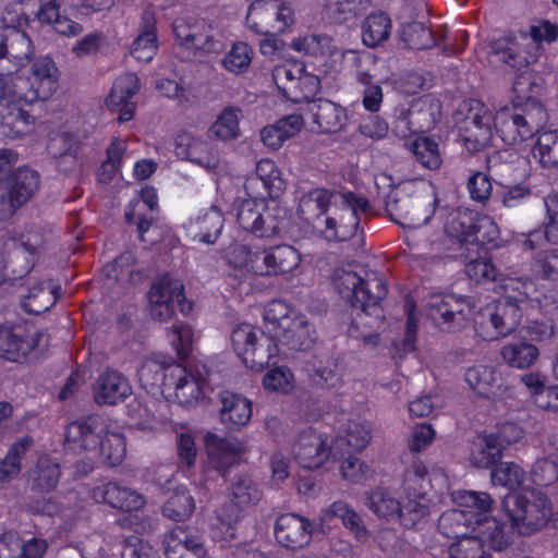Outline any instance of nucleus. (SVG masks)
<instances>
[{
    "label": "nucleus",
    "mask_w": 558,
    "mask_h": 558,
    "mask_svg": "<svg viewBox=\"0 0 558 558\" xmlns=\"http://www.w3.org/2000/svg\"><path fill=\"white\" fill-rule=\"evenodd\" d=\"M131 393L128 378L114 369L100 374L94 388V399L98 404L113 405L124 401Z\"/></svg>",
    "instance_id": "obj_27"
},
{
    "label": "nucleus",
    "mask_w": 558,
    "mask_h": 558,
    "mask_svg": "<svg viewBox=\"0 0 558 558\" xmlns=\"http://www.w3.org/2000/svg\"><path fill=\"white\" fill-rule=\"evenodd\" d=\"M428 317L444 331L456 332L469 325L473 307L464 298L452 294H435L427 304Z\"/></svg>",
    "instance_id": "obj_12"
},
{
    "label": "nucleus",
    "mask_w": 558,
    "mask_h": 558,
    "mask_svg": "<svg viewBox=\"0 0 558 558\" xmlns=\"http://www.w3.org/2000/svg\"><path fill=\"white\" fill-rule=\"evenodd\" d=\"M332 444L324 434L307 428L298 434L296 440L292 447L294 459L305 469L319 468L329 456L337 458L338 453L331 450Z\"/></svg>",
    "instance_id": "obj_17"
},
{
    "label": "nucleus",
    "mask_w": 558,
    "mask_h": 558,
    "mask_svg": "<svg viewBox=\"0 0 558 558\" xmlns=\"http://www.w3.org/2000/svg\"><path fill=\"white\" fill-rule=\"evenodd\" d=\"M435 124L436 118L430 107L420 109L413 107L409 111L401 110L395 122L392 132L400 140H407L413 135H421L416 140H430L424 134L429 132Z\"/></svg>",
    "instance_id": "obj_26"
},
{
    "label": "nucleus",
    "mask_w": 558,
    "mask_h": 558,
    "mask_svg": "<svg viewBox=\"0 0 558 558\" xmlns=\"http://www.w3.org/2000/svg\"><path fill=\"white\" fill-rule=\"evenodd\" d=\"M35 347V340L27 338L20 327L0 325V357L22 363Z\"/></svg>",
    "instance_id": "obj_31"
},
{
    "label": "nucleus",
    "mask_w": 558,
    "mask_h": 558,
    "mask_svg": "<svg viewBox=\"0 0 558 558\" xmlns=\"http://www.w3.org/2000/svg\"><path fill=\"white\" fill-rule=\"evenodd\" d=\"M301 262L300 253L291 245H278L260 251L263 275L288 274Z\"/></svg>",
    "instance_id": "obj_32"
},
{
    "label": "nucleus",
    "mask_w": 558,
    "mask_h": 558,
    "mask_svg": "<svg viewBox=\"0 0 558 558\" xmlns=\"http://www.w3.org/2000/svg\"><path fill=\"white\" fill-rule=\"evenodd\" d=\"M332 39L324 34H308L294 38L291 47L299 52L311 57L326 56L331 52Z\"/></svg>",
    "instance_id": "obj_55"
},
{
    "label": "nucleus",
    "mask_w": 558,
    "mask_h": 558,
    "mask_svg": "<svg viewBox=\"0 0 558 558\" xmlns=\"http://www.w3.org/2000/svg\"><path fill=\"white\" fill-rule=\"evenodd\" d=\"M371 440V427L360 421H349L344 429V435L338 436L331 450L338 456H345L350 452L362 451Z\"/></svg>",
    "instance_id": "obj_36"
},
{
    "label": "nucleus",
    "mask_w": 558,
    "mask_h": 558,
    "mask_svg": "<svg viewBox=\"0 0 558 558\" xmlns=\"http://www.w3.org/2000/svg\"><path fill=\"white\" fill-rule=\"evenodd\" d=\"M220 421L228 428L239 429L251 421L252 401L247 398L225 391L220 395Z\"/></svg>",
    "instance_id": "obj_30"
},
{
    "label": "nucleus",
    "mask_w": 558,
    "mask_h": 558,
    "mask_svg": "<svg viewBox=\"0 0 558 558\" xmlns=\"http://www.w3.org/2000/svg\"><path fill=\"white\" fill-rule=\"evenodd\" d=\"M175 39L182 47L205 53H219L225 49L222 36L215 34L210 25L192 16L178 17L172 23Z\"/></svg>",
    "instance_id": "obj_13"
},
{
    "label": "nucleus",
    "mask_w": 558,
    "mask_h": 558,
    "mask_svg": "<svg viewBox=\"0 0 558 558\" xmlns=\"http://www.w3.org/2000/svg\"><path fill=\"white\" fill-rule=\"evenodd\" d=\"M284 210L275 202L270 204L264 197L243 199L236 213L241 228L259 238L276 235L281 228Z\"/></svg>",
    "instance_id": "obj_10"
},
{
    "label": "nucleus",
    "mask_w": 558,
    "mask_h": 558,
    "mask_svg": "<svg viewBox=\"0 0 558 558\" xmlns=\"http://www.w3.org/2000/svg\"><path fill=\"white\" fill-rule=\"evenodd\" d=\"M532 270L542 279L558 281V250L537 254L532 264Z\"/></svg>",
    "instance_id": "obj_64"
},
{
    "label": "nucleus",
    "mask_w": 558,
    "mask_h": 558,
    "mask_svg": "<svg viewBox=\"0 0 558 558\" xmlns=\"http://www.w3.org/2000/svg\"><path fill=\"white\" fill-rule=\"evenodd\" d=\"M234 352L243 363L254 369L262 371L268 366L279 350L272 338L259 332L250 324L236 326L231 333Z\"/></svg>",
    "instance_id": "obj_9"
},
{
    "label": "nucleus",
    "mask_w": 558,
    "mask_h": 558,
    "mask_svg": "<svg viewBox=\"0 0 558 558\" xmlns=\"http://www.w3.org/2000/svg\"><path fill=\"white\" fill-rule=\"evenodd\" d=\"M35 558V537L22 543L15 533L0 536V558Z\"/></svg>",
    "instance_id": "obj_56"
},
{
    "label": "nucleus",
    "mask_w": 558,
    "mask_h": 558,
    "mask_svg": "<svg viewBox=\"0 0 558 558\" xmlns=\"http://www.w3.org/2000/svg\"><path fill=\"white\" fill-rule=\"evenodd\" d=\"M34 178L31 168L19 167L0 179V221L10 219L29 199Z\"/></svg>",
    "instance_id": "obj_15"
},
{
    "label": "nucleus",
    "mask_w": 558,
    "mask_h": 558,
    "mask_svg": "<svg viewBox=\"0 0 558 558\" xmlns=\"http://www.w3.org/2000/svg\"><path fill=\"white\" fill-rule=\"evenodd\" d=\"M502 454L500 445L495 442L493 436L486 434L480 436L473 444L470 461L476 468L487 469L496 464L502 458Z\"/></svg>",
    "instance_id": "obj_45"
},
{
    "label": "nucleus",
    "mask_w": 558,
    "mask_h": 558,
    "mask_svg": "<svg viewBox=\"0 0 558 558\" xmlns=\"http://www.w3.org/2000/svg\"><path fill=\"white\" fill-rule=\"evenodd\" d=\"M511 525L494 518L487 513L478 515L473 526V537H477L481 545H487L494 550L501 551L509 547L513 542V532Z\"/></svg>",
    "instance_id": "obj_25"
},
{
    "label": "nucleus",
    "mask_w": 558,
    "mask_h": 558,
    "mask_svg": "<svg viewBox=\"0 0 558 558\" xmlns=\"http://www.w3.org/2000/svg\"><path fill=\"white\" fill-rule=\"evenodd\" d=\"M464 380L478 396L488 398L495 393L498 377L494 367L474 365L466 368Z\"/></svg>",
    "instance_id": "obj_42"
},
{
    "label": "nucleus",
    "mask_w": 558,
    "mask_h": 558,
    "mask_svg": "<svg viewBox=\"0 0 558 558\" xmlns=\"http://www.w3.org/2000/svg\"><path fill=\"white\" fill-rule=\"evenodd\" d=\"M242 110L239 107H226L209 129L211 136L217 140H235L240 133L239 122Z\"/></svg>",
    "instance_id": "obj_46"
},
{
    "label": "nucleus",
    "mask_w": 558,
    "mask_h": 558,
    "mask_svg": "<svg viewBox=\"0 0 558 558\" xmlns=\"http://www.w3.org/2000/svg\"><path fill=\"white\" fill-rule=\"evenodd\" d=\"M477 213L468 208H454L448 210L447 208H439L437 210V218L444 220L445 242H450V245L445 243L446 250H465L470 252V244H474L473 232L474 223L476 221Z\"/></svg>",
    "instance_id": "obj_16"
},
{
    "label": "nucleus",
    "mask_w": 558,
    "mask_h": 558,
    "mask_svg": "<svg viewBox=\"0 0 558 558\" xmlns=\"http://www.w3.org/2000/svg\"><path fill=\"white\" fill-rule=\"evenodd\" d=\"M507 365L513 368L525 369L533 366L539 356V350L531 342L518 340L505 344L500 351Z\"/></svg>",
    "instance_id": "obj_40"
},
{
    "label": "nucleus",
    "mask_w": 558,
    "mask_h": 558,
    "mask_svg": "<svg viewBox=\"0 0 558 558\" xmlns=\"http://www.w3.org/2000/svg\"><path fill=\"white\" fill-rule=\"evenodd\" d=\"M264 322L270 338L294 350H306L314 343V328L306 316L280 300L267 304Z\"/></svg>",
    "instance_id": "obj_3"
},
{
    "label": "nucleus",
    "mask_w": 558,
    "mask_h": 558,
    "mask_svg": "<svg viewBox=\"0 0 558 558\" xmlns=\"http://www.w3.org/2000/svg\"><path fill=\"white\" fill-rule=\"evenodd\" d=\"M438 198L433 190H417L407 193L397 189L387 196L386 210L392 220L403 227L418 228L437 214Z\"/></svg>",
    "instance_id": "obj_6"
},
{
    "label": "nucleus",
    "mask_w": 558,
    "mask_h": 558,
    "mask_svg": "<svg viewBox=\"0 0 558 558\" xmlns=\"http://www.w3.org/2000/svg\"><path fill=\"white\" fill-rule=\"evenodd\" d=\"M340 203H333L329 211L315 225V229L327 241H347L351 239L359 227L357 213H366L369 204L366 198L359 197L352 192L339 194Z\"/></svg>",
    "instance_id": "obj_7"
},
{
    "label": "nucleus",
    "mask_w": 558,
    "mask_h": 558,
    "mask_svg": "<svg viewBox=\"0 0 558 558\" xmlns=\"http://www.w3.org/2000/svg\"><path fill=\"white\" fill-rule=\"evenodd\" d=\"M332 518H340L343 525L350 529L359 541H366L368 532L362 523L360 515L342 500L332 502L322 511V520L329 521Z\"/></svg>",
    "instance_id": "obj_41"
},
{
    "label": "nucleus",
    "mask_w": 558,
    "mask_h": 558,
    "mask_svg": "<svg viewBox=\"0 0 558 558\" xmlns=\"http://www.w3.org/2000/svg\"><path fill=\"white\" fill-rule=\"evenodd\" d=\"M209 371L204 364L189 367L175 365L169 368L167 386L174 389L175 399L184 407L199 402L210 390L208 383Z\"/></svg>",
    "instance_id": "obj_11"
},
{
    "label": "nucleus",
    "mask_w": 558,
    "mask_h": 558,
    "mask_svg": "<svg viewBox=\"0 0 558 558\" xmlns=\"http://www.w3.org/2000/svg\"><path fill=\"white\" fill-rule=\"evenodd\" d=\"M98 418L88 416L70 423L64 433V446L68 450L97 452L99 445Z\"/></svg>",
    "instance_id": "obj_28"
},
{
    "label": "nucleus",
    "mask_w": 558,
    "mask_h": 558,
    "mask_svg": "<svg viewBox=\"0 0 558 558\" xmlns=\"http://www.w3.org/2000/svg\"><path fill=\"white\" fill-rule=\"evenodd\" d=\"M205 446L209 465L223 473L235 464L244 451L243 442L234 437H219L208 433L205 437Z\"/></svg>",
    "instance_id": "obj_22"
},
{
    "label": "nucleus",
    "mask_w": 558,
    "mask_h": 558,
    "mask_svg": "<svg viewBox=\"0 0 558 558\" xmlns=\"http://www.w3.org/2000/svg\"><path fill=\"white\" fill-rule=\"evenodd\" d=\"M167 558H206L207 550L201 535L193 529L177 526L165 536Z\"/></svg>",
    "instance_id": "obj_20"
},
{
    "label": "nucleus",
    "mask_w": 558,
    "mask_h": 558,
    "mask_svg": "<svg viewBox=\"0 0 558 558\" xmlns=\"http://www.w3.org/2000/svg\"><path fill=\"white\" fill-rule=\"evenodd\" d=\"M258 183H262L266 194L270 197H277L284 190V182L280 177V171L270 159H262L257 162L256 173L246 179L245 189L263 196V193L256 191Z\"/></svg>",
    "instance_id": "obj_35"
},
{
    "label": "nucleus",
    "mask_w": 558,
    "mask_h": 558,
    "mask_svg": "<svg viewBox=\"0 0 558 558\" xmlns=\"http://www.w3.org/2000/svg\"><path fill=\"white\" fill-rule=\"evenodd\" d=\"M449 558H492L477 537H464L448 547Z\"/></svg>",
    "instance_id": "obj_62"
},
{
    "label": "nucleus",
    "mask_w": 558,
    "mask_h": 558,
    "mask_svg": "<svg viewBox=\"0 0 558 558\" xmlns=\"http://www.w3.org/2000/svg\"><path fill=\"white\" fill-rule=\"evenodd\" d=\"M92 497L96 502L106 504L122 511H134L145 504L141 494L117 482H105L96 485L92 490Z\"/></svg>",
    "instance_id": "obj_23"
},
{
    "label": "nucleus",
    "mask_w": 558,
    "mask_h": 558,
    "mask_svg": "<svg viewBox=\"0 0 558 558\" xmlns=\"http://www.w3.org/2000/svg\"><path fill=\"white\" fill-rule=\"evenodd\" d=\"M227 264L242 274L263 275V266H260V250L252 251L242 244L230 245L223 255Z\"/></svg>",
    "instance_id": "obj_39"
},
{
    "label": "nucleus",
    "mask_w": 558,
    "mask_h": 558,
    "mask_svg": "<svg viewBox=\"0 0 558 558\" xmlns=\"http://www.w3.org/2000/svg\"><path fill=\"white\" fill-rule=\"evenodd\" d=\"M407 149L425 168L437 170L442 163L437 142H407Z\"/></svg>",
    "instance_id": "obj_58"
},
{
    "label": "nucleus",
    "mask_w": 558,
    "mask_h": 558,
    "mask_svg": "<svg viewBox=\"0 0 558 558\" xmlns=\"http://www.w3.org/2000/svg\"><path fill=\"white\" fill-rule=\"evenodd\" d=\"M315 107L314 121L318 124L322 132L335 133L341 130L345 116L338 105L330 100L319 99Z\"/></svg>",
    "instance_id": "obj_47"
},
{
    "label": "nucleus",
    "mask_w": 558,
    "mask_h": 558,
    "mask_svg": "<svg viewBox=\"0 0 558 558\" xmlns=\"http://www.w3.org/2000/svg\"><path fill=\"white\" fill-rule=\"evenodd\" d=\"M158 207L157 192L151 186L141 190L140 198L130 202L125 208L124 218L128 223H136L137 230L143 234L148 231L153 220L154 210Z\"/></svg>",
    "instance_id": "obj_29"
},
{
    "label": "nucleus",
    "mask_w": 558,
    "mask_h": 558,
    "mask_svg": "<svg viewBox=\"0 0 558 558\" xmlns=\"http://www.w3.org/2000/svg\"><path fill=\"white\" fill-rule=\"evenodd\" d=\"M391 28L392 22L387 13L372 12L362 22V41L368 48H376L390 38Z\"/></svg>",
    "instance_id": "obj_38"
},
{
    "label": "nucleus",
    "mask_w": 558,
    "mask_h": 558,
    "mask_svg": "<svg viewBox=\"0 0 558 558\" xmlns=\"http://www.w3.org/2000/svg\"><path fill=\"white\" fill-rule=\"evenodd\" d=\"M8 58H12L17 65L24 66L31 63L33 53V43L26 32L13 27L5 26Z\"/></svg>",
    "instance_id": "obj_44"
},
{
    "label": "nucleus",
    "mask_w": 558,
    "mask_h": 558,
    "mask_svg": "<svg viewBox=\"0 0 558 558\" xmlns=\"http://www.w3.org/2000/svg\"><path fill=\"white\" fill-rule=\"evenodd\" d=\"M336 195L324 189H314L304 194L299 202L298 213L307 223L315 225L323 220L331 206V198Z\"/></svg>",
    "instance_id": "obj_34"
},
{
    "label": "nucleus",
    "mask_w": 558,
    "mask_h": 558,
    "mask_svg": "<svg viewBox=\"0 0 558 558\" xmlns=\"http://www.w3.org/2000/svg\"><path fill=\"white\" fill-rule=\"evenodd\" d=\"M456 508L445 511L438 520L439 532L456 541L471 537L475 519L488 513L493 499L487 493L460 490L452 495Z\"/></svg>",
    "instance_id": "obj_5"
},
{
    "label": "nucleus",
    "mask_w": 558,
    "mask_h": 558,
    "mask_svg": "<svg viewBox=\"0 0 558 558\" xmlns=\"http://www.w3.org/2000/svg\"><path fill=\"white\" fill-rule=\"evenodd\" d=\"M356 81L362 89V105L365 110L369 112H378L383 104V89L379 84H374L372 75L365 71H359L356 73Z\"/></svg>",
    "instance_id": "obj_60"
},
{
    "label": "nucleus",
    "mask_w": 558,
    "mask_h": 558,
    "mask_svg": "<svg viewBox=\"0 0 558 558\" xmlns=\"http://www.w3.org/2000/svg\"><path fill=\"white\" fill-rule=\"evenodd\" d=\"M502 505L512 530L518 534L531 535L547 523L558 526V512H553L549 499L539 490L508 495Z\"/></svg>",
    "instance_id": "obj_4"
},
{
    "label": "nucleus",
    "mask_w": 558,
    "mask_h": 558,
    "mask_svg": "<svg viewBox=\"0 0 558 558\" xmlns=\"http://www.w3.org/2000/svg\"><path fill=\"white\" fill-rule=\"evenodd\" d=\"M138 90L140 81L134 73H125L114 81L106 105L119 112V122H126L133 118L136 105L131 99Z\"/></svg>",
    "instance_id": "obj_24"
},
{
    "label": "nucleus",
    "mask_w": 558,
    "mask_h": 558,
    "mask_svg": "<svg viewBox=\"0 0 558 558\" xmlns=\"http://www.w3.org/2000/svg\"><path fill=\"white\" fill-rule=\"evenodd\" d=\"M320 90V81L318 76L314 74L302 73L300 76L296 88L292 90L291 87H284V96L295 102L300 104L303 101H312Z\"/></svg>",
    "instance_id": "obj_57"
},
{
    "label": "nucleus",
    "mask_w": 558,
    "mask_h": 558,
    "mask_svg": "<svg viewBox=\"0 0 558 558\" xmlns=\"http://www.w3.org/2000/svg\"><path fill=\"white\" fill-rule=\"evenodd\" d=\"M304 120L301 114L286 116L274 124L267 125L260 130V140H288L298 135L303 129Z\"/></svg>",
    "instance_id": "obj_50"
},
{
    "label": "nucleus",
    "mask_w": 558,
    "mask_h": 558,
    "mask_svg": "<svg viewBox=\"0 0 558 558\" xmlns=\"http://www.w3.org/2000/svg\"><path fill=\"white\" fill-rule=\"evenodd\" d=\"M368 507L375 514L387 520L398 519L401 512L400 501L383 488L371 492Z\"/></svg>",
    "instance_id": "obj_53"
},
{
    "label": "nucleus",
    "mask_w": 558,
    "mask_h": 558,
    "mask_svg": "<svg viewBox=\"0 0 558 558\" xmlns=\"http://www.w3.org/2000/svg\"><path fill=\"white\" fill-rule=\"evenodd\" d=\"M61 476L60 463L48 454L37 458V489L50 492L57 487Z\"/></svg>",
    "instance_id": "obj_54"
},
{
    "label": "nucleus",
    "mask_w": 558,
    "mask_h": 558,
    "mask_svg": "<svg viewBox=\"0 0 558 558\" xmlns=\"http://www.w3.org/2000/svg\"><path fill=\"white\" fill-rule=\"evenodd\" d=\"M233 507L236 509L254 505L259 501L262 492L257 485L246 475L235 476L231 485Z\"/></svg>",
    "instance_id": "obj_51"
},
{
    "label": "nucleus",
    "mask_w": 558,
    "mask_h": 558,
    "mask_svg": "<svg viewBox=\"0 0 558 558\" xmlns=\"http://www.w3.org/2000/svg\"><path fill=\"white\" fill-rule=\"evenodd\" d=\"M274 533L280 546L290 550H298L311 543L313 525L304 517L295 513H284L277 518Z\"/></svg>",
    "instance_id": "obj_19"
},
{
    "label": "nucleus",
    "mask_w": 558,
    "mask_h": 558,
    "mask_svg": "<svg viewBox=\"0 0 558 558\" xmlns=\"http://www.w3.org/2000/svg\"><path fill=\"white\" fill-rule=\"evenodd\" d=\"M59 70L48 56L37 58V100H47L59 87Z\"/></svg>",
    "instance_id": "obj_43"
},
{
    "label": "nucleus",
    "mask_w": 558,
    "mask_h": 558,
    "mask_svg": "<svg viewBox=\"0 0 558 558\" xmlns=\"http://www.w3.org/2000/svg\"><path fill=\"white\" fill-rule=\"evenodd\" d=\"M494 289L501 293V298L487 304L475 317L476 331L487 341L514 331L522 317L521 303L527 300L537 301L535 283L529 278L508 277L501 274Z\"/></svg>",
    "instance_id": "obj_2"
},
{
    "label": "nucleus",
    "mask_w": 558,
    "mask_h": 558,
    "mask_svg": "<svg viewBox=\"0 0 558 558\" xmlns=\"http://www.w3.org/2000/svg\"><path fill=\"white\" fill-rule=\"evenodd\" d=\"M148 295L150 316L158 322L170 319L178 306L183 313L191 308V305H185L183 283L169 275L159 277L153 283Z\"/></svg>",
    "instance_id": "obj_14"
},
{
    "label": "nucleus",
    "mask_w": 558,
    "mask_h": 558,
    "mask_svg": "<svg viewBox=\"0 0 558 558\" xmlns=\"http://www.w3.org/2000/svg\"><path fill=\"white\" fill-rule=\"evenodd\" d=\"M525 107L530 109H522L523 114L518 112L510 114V120L506 122V125L514 129L520 140H532L534 136H538L537 140H541L545 135H554V140H558V130L543 131L546 113L542 105L529 99Z\"/></svg>",
    "instance_id": "obj_21"
},
{
    "label": "nucleus",
    "mask_w": 558,
    "mask_h": 558,
    "mask_svg": "<svg viewBox=\"0 0 558 558\" xmlns=\"http://www.w3.org/2000/svg\"><path fill=\"white\" fill-rule=\"evenodd\" d=\"M493 114L486 106L477 99L463 100L454 113V121L459 125V131L470 132V135H462L461 140H478V137H492L490 125Z\"/></svg>",
    "instance_id": "obj_18"
},
{
    "label": "nucleus",
    "mask_w": 558,
    "mask_h": 558,
    "mask_svg": "<svg viewBox=\"0 0 558 558\" xmlns=\"http://www.w3.org/2000/svg\"><path fill=\"white\" fill-rule=\"evenodd\" d=\"M332 283L343 300L361 311L349 329L351 337H360L355 333L359 325L375 327L381 322L380 302L387 295V287L385 279L377 271L337 268L333 272ZM361 337L367 344H377L379 340L377 333L361 335Z\"/></svg>",
    "instance_id": "obj_1"
},
{
    "label": "nucleus",
    "mask_w": 558,
    "mask_h": 558,
    "mask_svg": "<svg viewBox=\"0 0 558 558\" xmlns=\"http://www.w3.org/2000/svg\"><path fill=\"white\" fill-rule=\"evenodd\" d=\"M104 461L111 466L122 463L126 453L124 437L119 432L107 430L102 438L99 437L98 449Z\"/></svg>",
    "instance_id": "obj_49"
},
{
    "label": "nucleus",
    "mask_w": 558,
    "mask_h": 558,
    "mask_svg": "<svg viewBox=\"0 0 558 558\" xmlns=\"http://www.w3.org/2000/svg\"><path fill=\"white\" fill-rule=\"evenodd\" d=\"M520 39L526 40L525 34L520 36L508 35L493 43L492 54L496 58V61L508 64L511 68H523L529 63V58Z\"/></svg>",
    "instance_id": "obj_37"
},
{
    "label": "nucleus",
    "mask_w": 558,
    "mask_h": 558,
    "mask_svg": "<svg viewBox=\"0 0 558 558\" xmlns=\"http://www.w3.org/2000/svg\"><path fill=\"white\" fill-rule=\"evenodd\" d=\"M473 236L474 244H470V251L476 252L480 245L493 243L498 239L499 229L492 217L486 215H476Z\"/></svg>",
    "instance_id": "obj_63"
},
{
    "label": "nucleus",
    "mask_w": 558,
    "mask_h": 558,
    "mask_svg": "<svg viewBox=\"0 0 558 558\" xmlns=\"http://www.w3.org/2000/svg\"><path fill=\"white\" fill-rule=\"evenodd\" d=\"M143 19L146 23L145 31L133 41L131 54L138 61L148 62L156 53L157 37L154 29L153 14L145 12Z\"/></svg>",
    "instance_id": "obj_48"
},
{
    "label": "nucleus",
    "mask_w": 558,
    "mask_h": 558,
    "mask_svg": "<svg viewBox=\"0 0 558 558\" xmlns=\"http://www.w3.org/2000/svg\"><path fill=\"white\" fill-rule=\"evenodd\" d=\"M225 225V218L221 209L213 205L203 209L190 221L191 232L194 238L206 244H214L221 233Z\"/></svg>",
    "instance_id": "obj_33"
},
{
    "label": "nucleus",
    "mask_w": 558,
    "mask_h": 558,
    "mask_svg": "<svg viewBox=\"0 0 558 558\" xmlns=\"http://www.w3.org/2000/svg\"><path fill=\"white\" fill-rule=\"evenodd\" d=\"M194 499L185 488L177 489L166 501L162 512L173 521L187 519L194 510Z\"/></svg>",
    "instance_id": "obj_52"
},
{
    "label": "nucleus",
    "mask_w": 558,
    "mask_h": 558,
    "mask_svg": "<svg viewBox=\"0 0 558 558\" xmlns=\"http://www.w3.org/2000/svg\"><path fill=\"white\" fill-rule=\"evenodd\" d=\"M525 480L523 469L513 462H502L492 471V482L514 489L520 487Z\"/></svg>",
    "instance_id": "obj_59"
},
{
    "label": "nucleus",
    "mask_w": 558,
    "mask_h": 558,
    "mask_svg": "<svg viewBox=\"0 0 558 558\" xmlns=\"http://www.w3.org/2000/svg\"><path fill=\"white\" fill-rule=\"evenodd\" d=\"M430 477L426 465L415 460L404 474V493L408 501L401 506L398 519L408 529L417 527L430 513V502L426 497V488Z\"/></svg>",
    "instance_id": "obj_8"
},
{
    "label": "nucleus",
    "mask_w": 558,
    "mask_h": 558,
    "mask_svg": "<svg viewBox=\"0 0 558 558\" xmlns=\"http://www.w3.org/2000/svg\"><path fill=\"white\" fill-rule=\"evenodd\" d=\"M253 49L245 43H235L231 50L223 57L222 65L232 73H242L251 64Z\"/></svg>",
    "instance_id": "obj_61"
}]
</instances>
